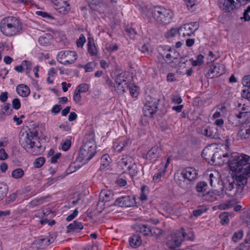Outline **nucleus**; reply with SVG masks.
Returning a JSON list of instances; mask_svg holds the SVG:
<instances>
[{"label": "nucleus", "instance_id": "nucleus-1", "mask_svg": "<svg viewBox=\"0 0 250 250\" xmlns=\"http://www.w3.org/2000/svg\"><path fill=\"white\" fill-rule=\"evenodd\" d=\"M228 165L231 171L236 175L250 177V156L245 154L232 153L229 156Z\"/></svg>", "mask_w": 250, "mask_h": 250}, {"label": "nucleus", "instance_id": "nucleus-2", "mask_svg": "<svg viewBox=\"0 0 250 250\" xmlns=\"http://www.w3.org/2000/svg\"><path fill=\"white\" fill-rule=\"evenodd\" d=\"M247 181V178L244 176L236 174L234 176L224 180L222 183V190L229 196L239 197L242 195Z\"/></svg>", "mask_w": 250, "mask_h": 250}, {"label": "nucleus", "instance_id": "nucleus-3", "mask_svg": "<svg viewBox=\"0 0 250 250\" xmlns=\"http://www.w3.org/2000/svg\"><path fill=\"white\" fill-rule=\"evenodd\" d=\"M22 24L20 20L14 16H8L3 18L0 22V30L2 34L8 37H12L20 33Z\"/></svg>", "mask_w": 250, "mask_h": 250}, {"label": "nucleus", "instance_id": "nucleus-4", "mask_svg": "<svg viewBox=\"0 0 250 250\" xmlns=\"http://www.w3.org/2000/svg\"><path fill=\"white\" fill-rule=\"evenodd\" d=\"M197 170L192 167H187L182 170L179 175L175 176L177 185L181 188L189 189L198 177Z\"/></svg>", "mask_w": 250, "mask_h": 250}, {"label": "nucleus", "instance_id": "nucleus-5", "mask_svg": "<svg viewBox=\"0 0 250 250\" xmlns=\"http://www.w3.org/2000/svg\"><path fill=\"white\" fill-rule=\"evenodd\" d=\"M96 153V145L93 135L85 136L83 145L81 147L79 155V158L85 162L89 161Z\"/></svg>", "mask_w": 250, "mask_h": 250}, {"label": "nucleus", "instance_id": "nucleus-6", "mask_svg": "<svg viewBox=\"0 0 250 250\" xmlns=\"http://www.w3.org/2000/svg\"><path fill=\"white\" fill-rule=\"evenodd\" d=\"M117 167L123 172H128L132 177L136 175L137 167L134 159L128 155H124L118 159Z\"/></svg>", "mask_w": 250, "mask_h": 250}, {"label": "nucleus", "instance_id": "nucleus-7", "mask_svg": "<svg viewBox=\"0 0 250 250\" xmlns=\"http://www.w3.org/2000/svg\"><path fill=\"white\" fill-rule=\"evenodd\" d=\"M154 19L159 24L165 25L169 23L173 17L172 11L162 6H156L152 10Z\"/></svg>", "mask_w": 250, "mask_h": 250}, {"label": "nucleus", "instance_id": "nucleus-8", "mask_svg": "<svg viewBox=\"0 0 250 250\" xmlns=\"http://www.w3.org/2000/svg\"><path fill=\"white\" fill-rule=\"evenodd\" d=\"M37 131H31L29 128L28 131L22 132L20 137V143L21 146L25 149L40 148L41 146L37 144L35 140L37 139L38 136Z\"/></svg>", "mask_w": 250, "mask_h": 250}, {"label": "nucleus", "instance_id": "nucleus-9", "mask_svg": "<svg viewBox=\"0 0 250 250\" xmlns=\"http://www.w3.org/2000/svg\"><path fill=\"white\" fill-rule=\"evenodd\" d=\"M186 235V233L183 229L171 233L167 238L166 245L170 249L179 247L185 238Z\"/></svg>", "mask_w": 250, "mask_h": 250}, {"label": "nucleus", "instance_id": "nucleus-10", "mask_svg": "<svg viewBox=\"0 0 250 250\" xmlns=\"http://www.w3.org/2000/svg\"><path fill=\"white\" fill-rule=\"evenodd\" d=\"M202 156L206 160H209L210 158L211 161L215 165H219L221 163L222 156L227 157V155L223 153L221 150H218L212 153L208 149H204Z\"/></svg>", "mask_w": 250, "mask_h": 250}, {"label": "nucleus", "instance_id": "nucleus-11", "mask_svg": "<svg viewBox=\"0 0 250 250\" xmlns=\"http://www.w3.org/2000/svg\"><path fill=\"white\" fill-rule=\"evenodd\" d=\"M199 27V23L196 21L183 24L179 27V35L183 37H190Z\"/></svg>", "mask_w": 250, "mask_h": 250}, {"label": "nucleus", "instance_id": "nucleus-12", "mask_svg": "<svg viewBox=\"0 0 250 250\" xmlns=\"http://www.w3.org/2000/svg\"><path fill=\"white\" fill-rule=\"evenodd\" d=\"M57 58L62 64H71L77 59V54L76 52L71 51H61L58 53Z\"/></svg>", "mask_w": 250, "mask_h": 250}, {"label": "nucleus", "instance_id": "nucleus-13", "mask_svg": "<svg viewBox=\"0 0 250 250\" xmlns=\"http://www.w3.org/2000/svg\"><path fill=\"white\" fill-rule=\"evenodd\" d=\"M225 66L220 63H213L210 65L208 72L206 76L208 78L212 79L218 77L225 73Z\"/></svg>", "mask_w": 250, "mask_h": 250}, {"label": "nucleus", "instance_id": "nucleus-14", "mask_svg": "<svg viewBox=\"0 0 250 250\" xmlns=\"http://www.w3.org/2000/svg\"><path fill=\"white\" fill-rule=\"evenodd\" d=\"M236 117L239 120L240 125L246 124L250 119V111L248 106L243 105L240 111L236 113Z\"/></svg>", "mask_w": 250, "mask_h": 250}, {"label": "nucleus", "instance_id": "nucleus-15", "mask_svg": "<svg viewBox=\"0 0 250 250\" xmlns=\"http://www.w3.org/2000/svg\"><path fill=\"white\" fill-rule=\"evenodd\" d=\"M115 205L121 207H129L135 204L134 197L130 196H125L118 198L115 202Z\"/></svg>", "mask_w": 250, "mask_h": 250}, {"label": "nucleus", "instance_id": "nucleus-16", "mask_svg": "<svg viewBox=\"0 0 250 250\" xmlns=\"http://www.w3.org/2000/svg\"><path fill=\"white\" fill-rule=\"evenodd\" d=\"M161 151V148L159 146H154L147 152L146 158L152 162H155L160 157Z\"/></svg>", "mask_w": 250, "mask_h": 250}, {"label": "nucleus", "instance_id": "nucleus-17", "mask_svg": "<svg viewBox=\"0 0 250 250\" xmlns=\"http://www.w3.org/2000/svg\"><path fill=\"white\" fill-rule=\"evenodd\" d=\"M202 133L210 138H220V134L218 131L217 128L214 126L203 127L202 129Z\"/></svg>", "mask_w": 250, "mask_h": 250}, {"label": "nucleus", "instance_id": "nucleus-18", "mask_svg": "<svg viewBox=\"0 0 250 250\" xmlns=\"http://www.w3.org/2000/svg\"><path fill=\"white\" fill-rule=\"evenodd\" d=\"M220 2V7L226 12H230L235 9L238 4L235 1L231 0H224Z\"/></svg>", "mask_w": 250, "mask_h": 250}, {"label": "nucleus", "instance_id": "nucleus-19", "mask_svg": "<svg viewBox=\"0 0 250 250\" xmlns=\"http://www.w3.org/2000/svg\"><path fill=\"white\" fill-rule=\"evenodd\" d=\"M114 194L111 190H102L99 195V201L98 203V206H100L101 202H106L113 199Z\"/></svg>", "mask_w": 250, "mask_h": 250}, {"label": "nucleus", "instance_id": "nucleus-20", "mask_svg": "<svg viewBox=\"0 0 250 250\" xmlns=\"http://www.w3.org/2000/svg\"><path fill=\"white\" fill-rule=\"evenodd\" d=\"M238 134L242 140L250 139V119L248 122L245 124V126L239 131Z\"/></svg>", "mask_w": 250, "mask_h": 250}, {"label": "nucleus", "instance_id": "nucleus-21", "mask_svg": "<svg viewBox=\"0 0 250 250\" xmlns=\"http://www.w3.org/2000/svg\"><path fill=\"white\" fill-rule=\"evenodd\" d=\"M158 107L150 104V103H146L143 107V113L146 117L151 118L157 111Z\"/></svg>", "mask_w": 250, "mask_h": 250}, {"label": "nucleus", "instance_id": "nucleus-22", "mask_svg": "<svg viewBox=\"0 0 250 250\" xmlns=\"http://www.w3.org/2000/svg\"><path fill=\"white\" fill-rule=\"evenodd\" d=\"M55 238L53 236H49L37 240L35 243L38 244L41 249H44L53 243Z\"/></svg>", "mask_w": 250, "mask_h": 250}, {"label": "nucleus", "instance_id": "nucleus-23", "mask_svg": "<svg viewBox=\"0 0 250 250\" xmlns=\"http://www.w3.org/2000/svg\"><path fill=\"white\" fill-rule=\"evenodd\" d=\"M83 228V226L82 223L74 221L67 226L66 232L70 233L72 231L78 232Z\"/></svg>", "mask_w": 250, "mask_h": 250}, {"label": "nucleus", "instance_id": "nucleus-24", "mask_svg": "<svg viewBox=\"0 0 250 250\" xmlns=\"http://www.w3.org/2000/svg\"><path fill=\"white\" fill-rule=\"evenodd\" d=\"M196 189L200 196H205L208 191L207 183L204 181L198 182L196 186Z\"/></svg>", "mask_w": 250, "mask_h": 250}, {"label": "nucleus", "instance_id": "nucleus-25", "mask_svg": "<svg viewBox=\"0 0 250 250\" xmlns=\"http://www.w3.org/2000/svg\"><path fill=\"white\" fill-rule=\"evenodd\" d=\"M59 5H56V9L63 15H65L69 11V5L65 1L61 0L58 2Z\"/></svg>", "mask_w": 250, "mask_h": 250}, {"label": "nucleus", "instance_id": "nucleus-26", "mask_svg": "<svg viewBox=\"0 0 250 250\" xmlns=\"http://www.w3.org/2000/svg\"><path fill=\"white\" fill-rule=\"evenodd\" d=\"M16 91L20 96L23 97H27L30 93L29 88L23 84L18 85L17 86Z\"/></svg>", "mask_w": 250, "mask_h": 250}, {"label": "nucleus", "instance_id": "nucleus-27", "mask_svg": "<svg viewBox=\"0 0 250 250\" xmlns=\"http://www.w3.org/2000/svg\"><path fill=\"white\" fill-rule=\"evenodd\" d=\"M135 229L145 236H150L151 227L146 224H139L135 227Z\"/></svg>", "mask_w": 250, "mask_h": 250}, {"label": "nucleus", "instance_id": "nucleus-28", "mask_svg": "<svg viewBox=\"0 0 250 250\" xmlns=\"http://www.w3.org/2000/svg\"><path fill=\"white\" fill-rule=\"evenodd\" d=\"M130 246L133 248H137L142 244L141 236L137 234H133L130 237L129 240Z\"/></svg>", "mask_w": 250, "mask_h": 250}, {"label": "nucleus", "instance_id": "nucleus-29", "mask_svg": "<svg viewBox=\"0 0 250 250\" xmlns=\"http://www.w3.org/2000/svg\"><path fill=\"white\" fill-rule=\"evenodd\" d=\"M88 51L91 56L97 54V49L95 45L94 40L92 39L88 38Z\"/></svg>", "mask_w": 250, "mask_h": 250}, {"label": "nucleus", "instance_id": "nucleus-30", "mask_svg": "<svg viewBox=\"0 0 250 250\" xmlns=\"http://www.w3.org/2000/svg\"><path fill=\"white\" fill-rule=\"evenodd\" d=\"M51 36L49 34H46L44 36H41L39 39V42L42 45H46L50 43Z\"/></svg>", "mask_w": 250, "mask_h": 250}, {"label": "nucleus", "instance_id": "nucleus-31", "mask_svg": "<svg viewBox=\"0 0 250 250\" xmlns=\"http://www.w3.org/2000/svg\"><path fill=\"white\" fill-rule=\"evenodd\" d=\"M8 191V187L5 183H0V201L6 196Z\"/></svg>", "mask_w": 250, "mask_h": 250}, {"label": "nucleus", "instance_id": "nucleus-32", "mask_svg": "<svg viewBox=\"0 0 250 250\" xmlns=\"http://www.w3.org/2000/svg\"><path fill=\"white\" fill-rule=\"evenodd\" d=\"M24 174L23 170L21 168H17L12 172V176L15 179H21Z\"/></svg>", "mask_w": 250, "mask_h": 250}, {"label": "nucleus", "instance_id": "nucleus-33", "mask_svg": "<svg viewBox=\"0 0 250 250\" xmlns=\"http://www.w3.org/2000/svg\"><path fill=\"white\" fill-rule=\"evenodd\" d=\"M160 101V97L159 96H156L155 97L151 96H148L146 99V103H150V104L152 105L153 106H156L158 107V102Z\"/></svg>", "mask_w": 250, "mask_h": 250}, {"label": "nucleus", "instance_id": "nucleus-34", "mask_svg": "<svg viewBox=\"0 0 250 250\" xmlns=\"http://www.w3.org/2000/svg\"><path fill=\"white\" fill-rule=\"evenodd\" d=\"M229 124L233 126H237L240 125L238 119L236 117V113L234 115H230L228 117Z\"/></svg>", "mask_w": 250, "mask_h": 250}, {"label": "nucleus", "instance_id": "nucleus-35", "mask_svg": "<svg viewBox=\"0 0 250 250\" xmlns=\"http://www.w3.org/2000/svg\"><path fill=\"white\" fill-rule=\"evenodd\" d=\"M128 84L124 83L120 85H116L115 90L119 94H122L125 92L126 89H128Z\"/></svg>", "mask_w": 250, "mask_h": 250}, {"label": "nucleus", "instance_id": "nucleus-36", "mask_svg": "<svg viewBox=\"0 0 250 250\" xmlns=\"http://www.w3.org/2000/svg\"><path fill=\"white\" fill-rule=\"evenodd\" d=\"M179 28H172L165 34L167 38L174 37L177 33L179 34Z\"/></svg>", "mask_w": 250, "mask_h": 250}, {"label": "nucleus", "instance_id": "nucleus-37", "mask_svg": "<svg viewBox=\"0 0 250 250\" xmlns=\"http://www.w3.org/2000/svg\"><path fill=\"white\" fill-rule=\"evenodd\" d=\"M110 163L109 156L108 154L104 155L101 158V165L103 168L108 167Z\"/></svg>", "mask_w": 250, "mask_h": 250}, {"label": "nucleus", "instance_id": "nucleus-38", "mask_svg": "<svg viewBox=\"0 0 250 250\" xmlns=\"http://www.w3.org/2000/svg\"><path fill=\"white\" fill-rule=\"evenodd\" d=\"M97 63L94 62H88L85 65L83 66L85 69L86 72H92L95 69Z\"/></svg>", "mask_w": 250, "mask_h": 250}, {"label": "nucleus", "instance_id": "nucleus-39", "mask_svg": "<svg viewBox=\"0 0 250 250\" xmlns=\"http://www.w3.org/2000/svg\"><path fill=\"white\" fill-rule=\"evenodd\" d=\"M128 86H129L128 87V89L129 90L130 95L132 97H136L138 94V87L136 86L131 84V83L128 84Z\"/></svg>", "mask_w": 250, "mask_h": 250}, {"label": "nucleus", "instance_id": "nucleus-40", "mask_svg": "<svg viewBox=\"0 0 250 250\" xmlns=\"http://www.w3.org/2000/svg\"><path fill=\"white\" fill-rule=\"evenodd\" d=\"M162 233V230L156 227H151L150 236L158 237Z\"/></svg>", "mask_w": 250, "mask_h": 250}, {"label": "nucleus", "instance_id": "nucleus-41", "mask_svg": "<svg viewBox=\"0 0 250 250\" xmlns=\"http://www.w3.org/2000/svg\"><path fill=\"white\" fill-rule=\"evenodd\" d=\"M209 184L211 187H215L216 185L219 182V179L214 176L213 174L210 173L209 175Z\"/></svg>", "mask_w": 250, "mask_h": 250}, {"label": "nucleus", "instance_id": "nucleus-42", "mask_svg": "<svg viewBox=\"0 0 250 250\" xmlns=\"http://www.w3.org/2000/svg\"><path fill=\"white\" fill-rule=\"evenodd\" d=\"M243 236V231L242 230H239L238 231L235 232L232 237V240L234 242H237L238 240H240Z\"/></svg>", "mask_w": 250, "mask_h": 250}, {"label": "nucleus", "instance_id": "nucleus-43", "mask_svg": "<svg viewBox=\"0 0 250 250\" xmlns=\"http://www.w3.org/2000/svg\"><path fill=\"white\" fill-rule=\"evenodd\" d=\"M219 218L221 220L220 223L222 225H225L229 223V219L228 213L224 212L221 213L219 216Z\"/></svg>", "mask_w": 250, "mask_h": 250}, {"label": "nucleus", "instance_id": "nucleus-44", "mask_svg": "<svg viewBox=\"0 0 250 250\" xmlns=\"http://www.w3.org/2000/svg\"><path fill=\"white\" fill-rule=\"evenodd\" d=\"M1 111L4 112V114L8 116L12 113L13 110L10 108V104L9 103L6 104L1 107Z\"/></svg>", "mask_w": 250, "mask_h": 250}, {"label": "nucleus", "instance_id": "nucleus-45", "mask_svg": "<svg viewBox=\"0 0 250 250\" xmlns=\"http://www.w3.org/2000/svg\"><path fill=\"white\" fill-rule=\"evenodd\" d=\"M45 158L42 157L36 159L34 162V166L35 167H41L45 163Z\"/></svg>", "mask_w": 250, "mask_h": 250}, {"label": "nucleus", "instance_id": "nucleus-46", "mask_svg": "<svg viewBox=\"0 0 250 250\" xmlns=\"http://www.w3.org/2000/svg\"><path fill=\"white\" fill-rule=\"evenodd\" d=\"M124 75L121 73L116 77L115 82L116 85H120V84L126 83V80L124 79Z\"/></svg>", "mask_w": 250, "mask_h": 250}, {"label": "nucleus", "instance_id": "nucleus-47", "mask_svg": "<svg viewBox=\"0 0 250 250\" xmlns=\"http://www.w3.org/2000/svg\"><path fill=\"white\" fill-rule=\"evenodd\" d=\"M76 89L80 92L81 93L82 92H85L87 91L89 89V85L88 84L86 83H82L81 84H79L76 88Z\"/></svg>", "mask_w": 250, "mask_h": 250}, {"label": "nucleus", "instance_id": "nucleus-48", "mask_svg": "<svg viewBox=\"0 0 250 250\" xmlns=\"http://www.w3.org/2000/svg\"><path fill=\"white\" fill-rule=\"evenodd\" d=\"M205 196H206V198L208 200L211 202H213V201H215L217 200V198H216V197L215 196L214 193L213 192V191H209L208 190V192L207 193V194Z\"/></svg>", "mask_w": 250, "mask_h": 250}, {"label": "nucleus", "instance_id": "nucleus-49", "mask_svg": "<svg viewBox=\"0 0 250 250\" xmlns=\"http://www.w3.org/2000/svg\"><path fill=\"white\" fill-rule=\"evenodd\" d=\"M242 83L246 88L250 87V75L244 76L242 80Z\"/></svg>", "mask_w": 250, "mask_h": 250}, {"label": "nucleus", "instance_id": "nucleus-50", "mask_svg": "<svg viewBox=\"0 0 250 250\" xmlns=\"http://www.w3.org/2000/svg\"><path fill=\"white\" fill-rule=\"evenodd\" d=\"M22 64L23 68L25 67V68H26V74H28L31 69V67H32L31 62L28 61L24 60L22 62Z\"/></svg>", "mask_w": 250, "mask_h": 250}, {"label": "nucleus", "instance_id": "nucleus-51", "mask_svg": "<svg viewBox=\"0 0 250 250\" xmlns=\"http://www.w3.org/2000/svg\"><path fill=\"white\" fill-rule=\"evenodd\" d=\"M86 42V39L83 34H81L79 38L77 41V45L78 47H83Z\"/></svg>", "mask_w": 250, "mask_h": 250}, {"label": "nucleus", "instance_id": "nucleus-52", "mask_svg": "<svg viewBox=\"0 0 250 250\" xmlns=\"http://www.w3.org/2000/svg\"><path fill=\"white\" fill-rule=\"evenodd\" d=\"M71 145V140L70 139H66L62 143V149L64 151H67L70 148Z\"/></svg>", "mask_w": 250, "mask_h": 250}, {"label": "nucleus", "instance_id": "nucleus-53", "mask_svg": "<svg viewBox=\"0 0 250 250\" xmlns=\"http://www.w3.org/2000/svg\"><path fill=\"white\" fill-rule=\"evenodd\" d=\"M126 145L127 142L125 140L123 142H120L115 146V149L117 151L121 152Z\"/></svg>", "mask_w": 250, "mask_h": 250}, {"label": "nucleus", "instance_id": "nucleus-54", "mask_svg": "<svg viewBox=\"0 0 250 250\" xmlns=\"http://www.w3.org/2000/svg\"><path fill=\"white\" fill-rule=\"evenodd\" d=\"M207 209L205 208H200L193 211V215L195 217L200 216L203 212H205Z\"/></svg>", "mask_w": 250, "mask_h": 250}, {"label": "nucleus", "instance_id": "nucleus-55", "mask_svg": "<svg viewBox=\"0 0 250 250\" xmlns=\"http://www.w3.org/2000/svg\"><path fill=\"white\" fill-rule=\"evenodd\" d=\"M13 108L16 110H18L20 108L21 104L20 101L18 98H15L12 101Z\"/></svg>", "mask_w": 250, "mask_h": 250}, {"label": "nucleus", "instance_id": "nucleus-56", "mask_svg": "<svg viewBox=\"0 0 250 250\" xmlns=\"http://www.w3.org/2000/svg\"><path fill=\"white\" fill-rule=\"evenodd\" d=\"M242 96L250 101V87L242 91Z\"/></svg>", "mask_w": 250, "mask_h": 250}, {"label": "nucleus", "instance_id": "nucleus-57", "mask_svg": "<svg viewBox=\"0 0 250 250\" xmlns=\"http://www.w3.org/2000/svg\"><path fill=\"white\" fill-rule=\"evenodd\" d=\"M73 100L77 103H79L81 100V92L78 91L77 89L75 90L73 95Z\"/></svg>", "mask_w": 250, "mask_h": 250}, {"label": "nucleus", "instance_id": "nucleus-58", "mask_svg": "<svg viewBox=\"0 0 250 250\" xmlns=\"http://www.w3.org/2000/svg\"><path fill=\"white\" fill-rule=\"evenodd\" d=\"M165 172V169L155 174L153 176V180L156 183L159 182L160 180V178L164 174Z\"/></svg>", "mask_w": 250, "mask_h": 250}, {"label": "nucleus", "instance_id": "nucleus-59", "mask_svg": "<svg viewBox=\"0 0 250 250\" xmlns=\"http://www.w3.org/2000/svg\"><path fill=\"white\" fill-rule=\"evenodd\" d=\"M17 198V193L14 192L12 194H10L6 199V203L7 204H10L13 202H14L16 198Z\"/></svg>", "mask_w": 250, "mask_h": 250}, {"label": "nucleus", "instance_id": "nucleus-60", "mask_svg": "<svg viewBox=\"0 0 250 250\" xmlns=\"http://www.w3.org/2000/svg\"><path fill=\"white\" fill-rule=\"evenodd\" d=\"M146 186L144 185L141 187V194L140 195V199L142 201H146L147 199V195L145 192Z\"/></svg>", "mask_w": 250, "mask_h": 250}, {"label": "nucleus", "instance_id": "nucleus-61", "mask_svg": "<svg viewBox=\"0 0 250 250\" xmlns=\"http://www.w3.org/2000/svg\"><path fill=\"white\" fill-rule=\"evenodd\" d=\"M105 83L111 90H115L116 85H115L114 83L109 78L106 80Z\"/></svg>", "mask_w": 250, "mask_h": 250}, {"label": "nucleus", "instance_id": "nucleus-62", "mask_svg": "<svg viewBox=\"0 0 250 250\" xmlns=\"http://www.w3.org/2000/svg\"><path fill=\"white\" fill-rule=\"evenodd\" d=\"M78 211L77 209H75L71 214H70L66 217V221H70L72 220L75 217H76L78 215Z\"/></svg>", "mask_w": 250, "mask_h": 250}, {"label": "nucleus", "instance_id": "nucleus-63", "mask_svg": "<svg viewBox=\"0 0 250 250\" xmlns=\"http://www.w3.org/2000/svg\"><path fill=\"white\" fill-rule=\"evenodd\" d=\"M8 154L3 148L0 149V160H4L7 158Z\"/></svg>", "mask_w": 250, "mask_h": 250}, {"label": "nucleus", "instance_id": "nucleus-64", "mask_svg": "<svg viewBox=\"0 0 250 250\" xmlns=\"http://www.w3.org/2000/svg\"><path fill=\"white\" fill-rule=\"evenodd\" d=\"M62 108V107L61 105L56 104L52 108L51 112L55 114H57L61 111Z\"/></svg>", "mask_w": 250, "mask_h": 250}]
</instances>
